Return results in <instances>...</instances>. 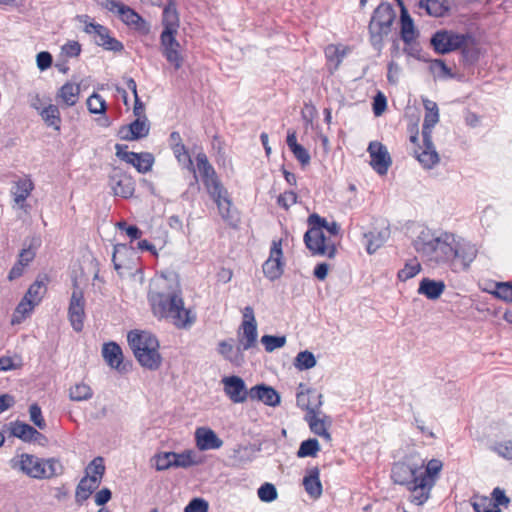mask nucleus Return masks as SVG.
<instances>
[{"label":"nucleus","instance_id":"f257e3e1","mask_svg":"<svg viewBox=\"0 0 512 512\" xmlns=\"http://www.w3.org/2000/svg\"><path fill=\"white\" fill-rule=\"evenodd\" d=\"M148 301L156 318L170 320L177 328L187 329L196 320L184 306L179 276L174 271L162 272L152 280Z\"/></svg>","mask_w":512,"mask_h":512},{"label":"nucleus","instance_id":"f03ea898","mask_svg":"<svg viewBox=\"0 0 512 512\" xmlns=\"http://www.w3.org/2000/svg\"><path fill=\"white\" fill-rule=\"evenodd\" d=\"M427 235L428 232L421 231L418 236V252L428 261L446 264L458 272L467 270L477 257L476 246L455 234L444 232L430 240H426Z\"/></svg>","mask_w":512,"mask_h":512},{"label":"nucleus","instance_id":"7ed1b4c3","mask_svg":"<svg viewBox=\"0 0 512 512\" xmlns=\"http://www.w3.org/2000/svg\"><path fill=\"white\" fill-rule=\"evenodd\" d=\"M196 163L207 193L217 205L220 216L224 220H228L230 218L232 202L227 189L222 185L214 167L209 163L205 153L200 152L197 154Z\"/></svg>","mask_w":512,"mask_h":512},{"label":"nucleus","instance_id":"20e7f679","mask_svg":"<svg viewBox=\"0 0 512 512\" xmlns=\"http://www.w3.org/2000/svg\"><path fill=\"white\" fill-rule=\"evenodd\" d=\"M128 344L139 364L148 370L155 371L162 364L159 352V341L148 331L132 330L127 335Z\"/></svg>","mask_w":512,"mask_h":512},{"label":"nucleus","instance_id":"39448f33","mask_svg":"<svg viewBox=\"0 0 512 512\" xmlns=\"http://www.w3.org/2000/svg\"><path fill=\"white\" fill-rule=\"evenodd\" d=\"M308 223L311 226L304 235L306 247L313 255L326 256L334 258L336 255V246L334 242L326 238L323 233L327 220L320 215L313 213L308 217Z\"/></svg>","mask_w":512,"mask_h":512},{"label":"nucleus","instance_id":"423d86ee","mask_svg":"<svg viewBox=\"0 0 512 512\" xmlns=\"http://www.w3.org/2000/svg\"><path fill=\"white\" fill-rule=\"evenodd\" d=\"M396 18V13L391 4L382 2L374 10L368 29L370 42L374 49L380 51L383 47V39L391 32V26Z\"/></svg>","mask_w":512,"mask_h":512},{"label":"nucleus","instance_id":"0eeeda50","mask_svg":"<svg viewBox=\"0 0 512 512\" xmlns=\"http://www.w3.org/2000/svg\"><path fill=\"white\" fill-rule=\"evenodd\" d=\"M85 473L75 490V501L78 505H82L101 484L105 474L104 459L95 457L86 467Z\"/></svg>","mask_w":512,"mask_h":512},{"label":"nucleus","instance_id":"6e6552de","mask_svg":"<svg viewBox=\"0 0 512 512\" xmlns=\"http://www.w3.org/2000/svg\"><path fill=\"white\" fill-rule=\"evenodd\" d=\"M21 470L32 478H52L62 473V465L55 458L41 459L30 454H23L20 460Z\"/></svg>","mask_w":512,"mask_h":512},{"label":"nucleus","instance_id":"1a4fd4ad","mask_svg":"<svg viewBox=\"0 0 512 512\" xmlns=\"http://www.w3.org/2000/svg\"><path fill=\"white\" fill-rule=\"evenodd\" d=\"M96 2L103 9L117 14L125 25L145 33L149 31V25L146 20L133 8L116 0H96Z\"/></svg>","mask_w":512,"mask_h":512},{"label":"nucleus","instance_id":"9d476101","mask_svg":"<svg viewBox=\"0 0 512 512\" xmlns=\"http://www.w3.org/2000/svg\"><path fill=\"white\" fill-rule=\"evenodd\" d=\"M77 19L85 24L84 31L94 36V41L98 46L113 52H121L124 49L123 44L110 35L107 27L92 22L88 15H78Z\"/></svg>","mask_w":512,"mask_h":512},{"label":"nucleus","instance_id":"9b49d317","mask_svg":"<svg viewBox=\"0 0 512 512\" xmlns=\"http://www.w3.org/2000/svg\"><path fill=\"white\" fill-rule=\"evenodd\" d=\"M423 472L418 476V505L425 503L429 497L432 488L443 469V462L439 459H431L423 462Z\"/></svg>","mask_w":512,"mask_h":512},{"label":"nucleus","instance_id":"f8f14e48","mask_svg":"<svg viewBox=\"0 0 512 512\" xmlns=\"http://www.w3.org/2000/svg\"><path fill=\"white\" fill-rule=\"evenodd\" d=\"M469 35L460 34L454 31H437L431 38V44L439 53H448L464 47L467 44Z\"/></svg>","mask_w":512,"mask_h":512},{"label":"nucleus","instance_id":"ddd939ff","mask_svg":"<svg viewBox=\"0 0 512 512\" xmlns=\"http://www.w3.org/2000/svg\"><path fill=\"white\" fill-rule=\"evenodd\" d=\"M85 298L83 291L79 288L77 281H74V289L71 293L68 319L74 331L81 332L84 327L85 319Z\"/></svg>","mask_w":512,"mask_h":512},{"label":"nucleus","instance_id":"4468645a","mask_svg":"<svg viewBox=\"0 0 512 512\" xmlns=\"http://www.w3.org/2000/svg\"><path fill=\"white\" fill-rule=\"evenodd\" d=\"M126 145L116 144V156L131 164L139 173H147L152 169L154 157L149 152L136 153L126 150Z\"/></svg>","mask_w":512,"mask_h":512},{"label":"nucleus","instance_id":"2eb2a0df","mask_svg":"<svg viewBox=\"0 0 512 512\" xmlns=\"http://www.w3.org/2000/svg\"><path fill=\"white\" fill-rule=\"evenodd\" d=\"M367 151L371 158L370 165L373 170L381 176L386 175L392 164V159L386 146L381 142L371 141Z\"/></svg>","mask_w":512,"mask_h":512},{"label":"nucleus","instance_id":"dca6fc26","mask_svg":"<svg viewBox=\"0 0 512 512\" xmlns=\"http://www.w3.org/2000/svg\"><path fill=\"white\" fill-rule=\"evenodd\" d=\"M282 258L283 252L281 241H273L269 258L262 265L263 273L270 281H275L282 276L284 268Z\"/></svg>","mask_w":512,"mask_h":512},{"label":"nucleus","instance_id":"f3484780","mask_svg":"<svg viewBox=\"0 0 512 512\" xmlns=\"http://www.w3.org/2000/svg\"><path fill=\"white\" fill-rule=\"evenodd\" d=\"M162 25L163 30L160 36H163L164 41L167 39L171 42L173 36L177 35L180 26V17L174 0H168L163 8Z\"/></svg>","mask_w":512,"mask_h":512},{"label":"nucleus","instance_id":"a211bd4d","mask_svg":"<svg viewBox=\"0 0 512 512\" xmlns=\"http://www.w3.org/2000/svg\"><path fill=\"white\" fill-rule=\"evenodd\" d=\"M221 382L224 393L233 403H243L249 398V390H247L246 384L241 377L236 375L225 376Z\"/></svg>","mask_w":512,"mask_h":512},{"label":"nucleus","instance_id":"6ab92c4d","mask_svg":"<svg viewBox=\"0 0 512 512\" xmlns=\"http://www.w3.org/2000/svg\"><path fill=\"white\" fill-rule=\"evenodd\" d=\"M400 37L405 44L404 51L406 54L416 57V48L413 43L415 39L414 21L406 7H402V12H400Z\"/></svg>","mask_w":512,"mask_h":512},{"label":"nucleus","instance_id":"aec40b11","mask_svg":"<svg viewBox=\"0 0 512 512\" xmlns=\"http://www.w3.org/2000/svg\"><path fill=\"white\" fill-rule=\"evenodd\" d=\"M303 383L299 384L298 391L296 393L297 406L310 414L311 411L316 412L322 406V395L312 389H304Z\"/></svg>","mask_w":512,"mask_h":512},{"label":"nucleus","instance_id":"412c9836","mask_svg":"<svg viewBox=\"0 0 512 512\" xmlns=\"http://www.w3.org/2000/svg\"><path fill=\"white\" fill-rule=\"evenodd\" d=\"M150 131V124L147 117L136 118L127 126L119 129V137L122 140L134 141L146 137Z\"/></svg>","mask_w":512,"mask_h":512},{"label":"nucleus","instance_id":"4be33fe9","mask_svg":"<svg viewBox=\"0 0 512 512\" xmlns=\"http://www.w3.org/2000/svg\"><path fill=\"white\" fill-rule=\"evenodd\" d=\"M391 478L396 484L406 485L412 493L416 491V469L403 463H395L392 467Z\"/></svg>","mask_w":512,"mask_h":512},{"label":"nucleus","instance_id":"5701e85b","mask_svg":"<svg viewBox=\"0 0 512 512\" xmlns=\"http://www.w3.org/2000/svg\"><path fill=\"white\" fill-rule=\"evenodd\" d=\"M102 356L110 367L120 373H126L129 370L128 365L123 363L122 349L117 343H105L102 348Z\"/></svg>","mask_w":512,"mask_h":512},{"label":"nucleus","instance_id":"b1692460","mask_svg":"<svg viewBox=\"0 0 512 512\" xmlns=\"http://www.w3.org/2000/svg\"><path fill=\"white\" fill-rule=\"evenodd\" d=\"M249 398L264 403L267 406L275 407L280 404L279 393L271 386L257 384L249 389Z\"/></svg>","mask_w":512,"mask_h":512},{"label":"nucleus","instance_id":"393cba45","mask_svg":"<svg viewBox=\"0 0 512 512\" xmlns=\"http://www.w3.org/2000/svg\"><path fill=\"white\" fill-rule=\"evenodd\" d=\"M424 105V121L422 126V137L425 141L429 140V137L432 136V130L439 122L440 114L439 108L436 102L428 99H423Z\"/></svg>","mask_w":512,"mask_h":512},{"label":"nucleus","instance_id":"a878e982","mask_svg":"<svg viewBox=\"0 0 512 512\" xmlns=\"http://www.w3.org/2000/svg\"><path fill=\"white\" fill-rule=\"evenodd\" d=\"M390 237L388 226L374 228L363 234L365 248L368 254L375 253Z\"/></svg>","mask_w":512,"mask_h":512},{"label":"nucleus","instance_id":"bb28decb","mask_svg":"<svg viewBox=\"0 0 512 512\" xmlns=\"http://www.w3.org/2000/svg\"><path fill=\"white\" fill-rule=\"evenodd\" d=\"M195 438L196 445L201 451L219 449L223 445V441L210 428H197Z\"/></svg>","mask_w":512,"mask_h":512},{"label":"nucleus","instance_id":"cd10ccee","mask_svg":"<svg viewBox=\"0 0 512 512\" xmlns=\"http://www.w3.org/2000/svg\"><path fill=\"white\" fill-rule=\"evenodd\" d=\"M160 45L162 49V54L166 58V60L172 64L175 70H178L183 65V57L179 52L180 44L176 39V36H173L172 41L163 40V36H160Z\"/></svg>","mask_w":512,"mask_h":512},{"label":"nucleus","instance_id":"c85d7f7f","mask_svg":"<svg viewBox=\"0 0 512 512\" xmlns=\"http://www.w3.org/2000/svg\"><path fill=\"white\" fill-rule=\"evenodd\" d=\"M233 340H223L218 344V352L225 360L229 361L234 366H241L244 362L243 349L238 344L235 349L232 345Z\"/></svg>","mask_w":512,"mask_h":512},{"label":"nucleus","instance_id":"c756f323","mask_svg":"<svg viewBox=\"0 0 512 512\" xmlns=\"http://www.w3.org/2000/svg\"><path fill=\"white\" fill-rule=\"evenodd\" d=\"M303 486L307 494L313 499H318L322 495L320 471L317 467L307 470V474L303 478Z\"/></svg>","mask_w":512,"mask_h":512},{"label":"nucleus","instance_id":"7c9ffc66","mask_svg":"<svg viewBox=\"0 0 512 512\" xmlns=\"http://www.w3.org/2000/svg\"><path fill=\"white\" fill-rule=\"evenodd\" d=\"M241 330L238 333L239 344L243 350H249L256 345L258 332L257 324L242 322Z\"/></svg>","mask_w":512,"mask_h":512},{"label":"nucleus","instance_id":"2f4dec72","mask_svg":"<svg viewBox=\"0 0 512 512\" xmlns=\"http://www.w3.org/2000/svg\"><path fill=\"white\" fill-rule=\"evenodd\" d=\"M445 283L430 278H423L418 287V293L425 295L430 300L438 299L445 291Z\"/></svg>","mask_w":512,"mask_h":512},{"label":"nucleus","instance_id":"473e14b6","mask_svg":"<svg viewBox=\"0 0 512 512\" xmlns=\"http://www.w3.org/2000/svg\"><path fill=\"white\" fill-rule=\"evenodd\" d=\"M112 189L116 196H121L123 198H129L134 194L135 191V183L131 177L127 175H120L113 177L112 179Z\"/></svg>","mask_w":512,"mask_h":512},{"label":"nucleus","instance_id":"72a5a7b5","mask_svg":"<svg viewBox=\"0 0 512 512\" xmlns=\"http://www.w3.org/2000/svg\"><path fill=\"white\" fill-rule=\"evenodd\" d=\"M439 160V155L432 142V136L429 137L428 141L423 139V150L418 154V162H420L424 168L430 169L438 164Z\"/></svg>","mask_w":512,"mask_h":512},{"label":"nucleus","instance_id":"f704fd0d","mask_svg":"<svg viewBox=\"0 0 512 512\" xmlns=\"http://www.w3.org/2000/svg\"><path fill=\"white\" fill-rule=\"evenodd\" d=\"M80 95V86L72 82H66L60 87L56 98L61 100L66 106H74Z\"/></svg>","mask_w":512,"mask_h":512},{"label":"nucleus","instance_id":"c9c22d12","mask_svg":"<svg viewBox=\"0 0 512 512\" xmlns=\"http://www.w3.org/2000/svg\"><path fill=\"white\" fill-rule=\"evenodd\" d=\"M34 189V183L29 177L18 179L12 188L14 201L22 205Z\"/></svg>","mask_w":512,"mask_h":512},{"label":"nucleus","instance_id":"e433bc0d","mask_svg":"<svg viewBox=\"0 0 512 512\" xmlns=\"http://www.w3.org/2000/svg\"><path fill=\"white\" fill-rule=\"evenodd\" d=\"M39 115L48 127L60 131L61 115L56 105L49 104L40 111Z\"/></svg>","mask_w":512,"mask_h":512},{"label":"nucleus","instance_id":"4c0bfd02","mask_svg":"<svg viewBox=\"0 0 512 512\" xmlns=\"http://www.w3.org/2000/svg\"><path fill=\"white\" fill-rule=\"evenodd\" d=\"M9 431L12 436L30 443L33 433H35V428L25 422L16 420L14 422H10Z\"/></svg>","mask_w":512,"mask_h":512},{"label":"nucleus","instance_id":"58836bf2","mask_svg":"<svg viewBox=\"0 0 512 512\" xmlns=\"http://www.w3.org/2000/svg\"><path fill=\"white\" fill-rule=\"evenodd\" d=\"M317 413H318V411H316V412L311 411L310 414H306L305 420L308 423L309 428L312 433H314L315 435L321 436V437L325 438L326 440H330L331 435L327 431L325 422H324V420L317 417Z\"/></svg>","mask_w":512,"mask_h":512},{"label":"nucleus","instance_id":"ea45409f","mask_svg":"<svg viewBox=\"0 0 512 512\" xmlns=\"http://www.w3.org/2000/svg\"><path fill=\"white\" fill-rule=\"evenodd\" d=\"M420 7H424L426 12L434 17L443 16L449 9L447 0H421Z\"/></svg>","mask_w":512,"mask_h":512},{"label":"nucleus","instance_id":"a19ab883","mask_svg":"<svg viewBox=\"0 0 512 512\" xmlns=\"http://www.w3.org/2000/svg\"><path fill=\"white\" fill-rule=\"evenodd\" d=\"M172 150L178 162L181 163L185 168L190 169L193 172L195 183H197L198 177L193 167V162L186 146L184 144L178 143L176 145H173Z\"/></svg>","mask_w":512,"mask_h":512},{"label":"nucleus","instance_id":"79ce46f5","mask_svg":"<svg viewBox=\"0 0 512 512\" xmlns=\"http://www.w3.org/2000/svg\"><path fill=\"white\" fill-rule=\"evenodd\" d=\"M35 306L37 305L24 296L16 306L11 323L13 325L20 324L32 312Z\"/></svg>","mask_w":512,"mask_h":512},{"label":"nucleus","instance_id":"37998d69","mask_svg":"<svg viewBox=\"0 0 512 512\" xmlns=\"http://www.w3.org/2000/svg\"><path fill=\"white\" fill-rule=\"evenodd\" d=\"M93 390L88 384L76 383L69 389V398L72 401H86L92 398Z\"/></svg>","mask_w":512,"mask_h":512},{"label":"nucleus","instance_id":"c03bdc74","mask_svg":"<svg viewBox=\"0 0 512 512\" xmlns=\"http://www.w3.org/2000/svg\"><path fill=\"white\" fill-rule=\"evenodd\" d=\"M471 504L475 512H501V509L493 505L492 499L487 496L476 495L472 498Z\"/></svg>","mask_w":512,"mask_h":512},{"label":"nucleus","instance_id":"a18cd8bd","mask_svg":"<svg viewBox=\"0 0 512 512\" xmlns=\"http://www.w3.org/2000/svg\"><path fill=\"white\" fill-rule=\"evenodd\" d=\"M315 365L316 358L314 354L308 350L299 352L294 360V366L299 371L311 369Z\"/></svg>","mask_w":512,"mask_h":512},{"label":"nucleus","instance_id":"49530a36","mask_svg":"<svg viewBox=\"0 0 512 512\" xmlns=\"http://www.w3.org/2000/svg\"><path fill=\"white\" fill-rule=\"evenodd\" d=\"M320 450L319 442L316 438H309L301 442L297 451L299 458L314 457Z\"/></svg>","mask_w":512,"mask_h":512},{"label":"nucleus","instance_id":"de8ad7c7","mask_svg":"<svg viewBox=\"0 0 512 512\" xmlns=\"http://www.w3.org/2000/svg\"><path fill=\"white\" fill-rule=\"evenodd\" d=\"M46 291L44 281L36 280L30 285L26 294L24 295L27 299L38 305Z\"/></svg>","mask_w":512,"mask_h":512},{"label":"nucleus","instance_id":"09e8293b","mask_svg":"<svg viewBox=\"0 0 512 512\" xmlns=\"http://www.w3.org/2000/svg\"><path fill=\"white\" fill-rule=\"evenodd\" d=\"M87 108L89 112L92 114H102L106 111L107 106L103 97L98 93L94 92L87 99Z\"/></svg>","mask_w":512,"mask_h":512},{"label":"nucleus","instance_id":"8fccbe9b","mask_svg":"<svg viewBox=\"0 0 512 512\" xmlns=\"http://www.w3.org/2000/svg\"><path fill=\"white\" fill-rule=\"evenodd\" d=\"M257 495L262 502L270 503L277 499L278 493L272 483L266 482L258 488Z\"/></svg>","mask_w":512,"mask_h":512},{"label":"nucleus","instance_id":"3c124183","mask_svg":"<svg viewBox=\"0 0 512 512\" xmlns=\"http://www.w3.org/2000/svg\"><path fill=\"white\" fill-rule=\"evenodd\" d=\"M428 68L435 78H447L451 76V70L446 66L443 60L435 59L429 61Z\"/></svg>","mask_w":512,"mask_h":512},{"label":"nucleus","instance_id":"603ef678","mask_svg":"<svg viewBox=\"0 0 512 512\" xmlns=\"http://www.w3.org/2000/svg\"><path fill=\"white\" fill-rule=\"evenodd\" d=\"M261 342L267 352H272L275 349L281 348L286 343L285 336L263 335Z\"/></svg>","mask_w":512,"mask_h":512},{"label":"nucleus","instance_id":"864d4df0","mask_svg":"<svg viewBox=\"0 0 512 512\" xmlns=\"http://www.w3.org/2000/svg\"><path fill=\"white\" fill-rule=\"evenodd\" d=\"M493 295L505 302L512 303V283L498 282L496 283Z\"/></svg>","mask_w":512,"mask_h":512},{"label":"nucleus","instance_id":"5fc2aeb1","mask_svg":"<svg viewBox=\"0 0 512 512\" xmlns=\"http://www.w3.org/2000/svg\"><path fill=\"white\" fill-rule=\"evenodd\" d=\"M174 467L189 468L196 464L193 459V452L188 450L182 453L174 452Z\"/></svg>","mask_w":512,"mask_h":512},{"label":"nucleus","instance_id":"6e6d98bb","mask_svg":"<svg viewBox=\"0 0 512 512\" xmlns=\"http://www.w3.org/2000/svg\"><path fill=\"white\" fill-rule=\"evenodd\" d=\"M174 452H164L155 456V467L158 471H164L174 467Z\"/></svg>","mask_w":512,"mask_h":512},{"label":"nucleus","instance_id":"4d7b16f0","mask_svg":"<svg viewBox=\"0 0 512 512\" xmlns=\"http://www.w3.org/2000/svg\"><path fill=\"white\" fill-rule=\"evenodd\" d=\"M30 420L39 428L44 429L46 422L42 416L41 408L38 404H31L29 407Z\"/></svg>","mask_w":512,"mask_h":512},{"label":"nucleus","instance_id":"13d9d810","mask_svg":"<svg viewBox=\"0 0 512 512\" xmlns=\"http://www.w3.org/2000/svg\"><path fill=\"white\" fill-rule=\"evenodd\" d=\"M184 512H208V503L202 498H193L185 506Z\"/></svg>","mask_w":512,"mask_h":512},{"label":"nucleus","instance_id":"bf43d9fd","mask_svg":"<svg viewBox=\"0 0 512 512\" xmlns=\"http://www.w3.org/2000/svg\"><path fill=\"white\" fill-rule=\"evenodd\" d=\"M387 107V99L382 92H378L373 99V113L375 116H380Z\"/></svg>","mask_w":512,"mask_h":512},{"label":"nucleus","instance_id":"052dcab7","mask_svg":"<svg viewBox=\"0 0 512 512\" xmlns=\"http://www.w3.org/2000/svg\"><path fill=\"white\" fill-rule=\"evenodd\" d=\"M36 256V249L32 247V244H29L27 247L23 248L18 256V261L24 264L26 267L33 261Z\"/></svg>","mask_w":512,"mask_h":512},{"label":"nucleus","instance_id":"680f3d73","mask_svg":"<svg viewBox=\"0 0 512 512\" xmlns=\"http://www.w3.org/2000/svg\"><path fill=\"white\" fill-rule=\"evenodd\" d=\"M297 202V194L294 191H286L283 194H280L277 203L285 208L288 209L290 206L295 204Z\"/></svg>","mask_w":512,"mask_h":512},{"label":"nucleus","instance_id":"e2e57ef3","mask_svg":"<svg viewBox=\"0 0 512 512\" xmlns=\"http://www.w3.org/2000/svg\"><path fill=\"white\" fill-rule=\"evenodd\" d=\"M52 55L47 51L39 52L36 56L37 67L40 71H45L52 65Z\"/></svg>","mask_w":512,"mask_h":512},{"label":"nucleus","instance_id":"0e129e2a","mask_svg":"<svg viewBox=\"0 0 512 512\" xmlns=\"http://www.w3.org/2000/svg\"><path fill=\"white\" fill-rule=\"evenodd\" d=\"M118 228L124 230L131 240L139 239L142 235V231L136 225H127L126 222H119Z\"/></svg>","mask_w":512,"mask_h":512},{"label":"nucleus","instance_id":"69168bd1","mask_svg":"<svg viewBox=\"0 0 512 512\" xmlns=\"http://www.w3.org/2000/svg\"><path fill=\"white\" fill-rule=\"evenodd\" d=\"M492 501L493 505H496V507H499L500 505L507 506L510 502L509 498L505 495L504 490L499 487L493 489Z\"/></svg>","mask_w":512,"mask_h":512},{"label":"nucleus","instance_id":"338daca9","mask_svg":"<svg viewBox=\"0 0 512 512\" xmlns=\"http://www.w3.org/2000/svg\"><path fill=\"white\" fill-rule=\"evenodd\" d=\"M62 52L67 57H77L81 53V45L77 41H69L62 46Z\"/></svg>","mask_w":512,"mask_h":512},{"label":"nucleus","instance_id":"774afa93","mask_svg":"<svg viewBox=\"0 0 512 512\" xmlns=\"http://www.w3.org/2000/svg\"><path fill=\"white\" fill-rule=\"evenodd\" d=\"M291 152L293 153L294 157L301 163V165L305 166L310 163V154L302 145L297 146Z\"/></svg>","mask_w":512,"mask_h":512}]
</instances>
